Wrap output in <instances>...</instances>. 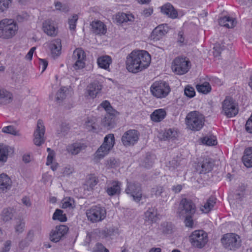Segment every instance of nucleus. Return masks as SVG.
Listing matches in <instances>:
<instances>
[{
    "label": "nucleus",
    "instance_id": "603ef678",
    "mask_svg": "<svg viewBox=\"0 0 252 252\" xmlns=\"http://www.w3.org/2000/svg\"><path fill=\"white\" fill-rule=\"evenodd\" d=\"M184 94L187 97L192 98L195 95V90L193 87L190 85H187L184 89Z\"/></svg>",
    "mask_w": 252,
    "mask_h": 252
},
{
    "label": "nucleus",
    "instance_id": "5fc2aeb1",
    "mask_svg": "<svg viewBox=\"0 0 252 252\" xmlns=\"http://www.w3.org/2000/svg\"><path fill=\"white\" fill-rule=\"evenodd\" d=\"M100 105L103 108H104L107 113L113 112V114H114L117 111L112 108V107L111 106L110 102L107 100H105L103 101L100 104Z\"/></svg>",
    "mask_w": 252,
    "mask_h": 252
},
{
    "label": "nucleus",
    "instance_id": "f257e3e1",
    "mask_svg": "<svg viewBox=\"0 0 252 252\" xmlns=\"http://www.w3.org/2000/svg\"><path fill=\"white\" fill-rule=\"evenodd\" d=\"M151 61V56L147 51H133L126 58V67L129 72L136 73L147 68Z\"/></svg>",
    "mask_w": 252,
    "mask_h": 252
},
{
    "label": "nucleus",
    "instance_id": "49530a36",
    "mask_svg": "<svg viewBox=\"0 0 252 252\" xmlns=\"http://www.w3.org/2000/svg\"><path fill=\"white\" fill-rule=\"evenodd\" d=\"M98 182V178L94 175H91L86 181V185L89 188L88 190H92Z\"/></svg>",
    "mask_w": 252,
    "mask_h": 252
},
{
    "label": "nucleus",
    "instance_id": "338daca9",
    "mask_svg": "<svg viewBox=\"0 0 252 252\" xmlns=\"http://www.w3.org/2000/svg\"><path fill=\"white\" fill-rule=\"evenodd\" d=\"M183 189V186L181 185H177L173 186L172 187V190L175 193H177L181 191Z\"/></svg>",
    "mask_w": 252,
    "mask_h": 252
},
{
    "label": "nucleus",
    "instance_id": "69168bd1",
    "mask_svg": "<svg viewBox=\"0 0 252 252\" xmlns=\"http://www.w3.org/2000/svg\"><path fill=\"white\" fill-rule=\"evenodd\" d=\"M153 9L152 8H148L145 9L142 12V14L146 17H149L153 13Z\"/></svg>",
    "mask_w": 252,
    "mask_h": 252
},
{
    "label": "nucleus",
    "instance_id": "39448f33",
    "mask_svg": "<svg viewBox=\"0 0 252 252\" xmlns=\"http://www.w3.org/2000/svg\"><path fill=\"white\" fill-rule=\"evenodd\" d=\"M186 119L187 125L192 130H199L204 125L203 115L196 111L189 112Z\"/></svg>",
    "mask_w": 252,
    "mask_h": 252
},
{
    "label": "nucleus",
    "instance_id": "a878e982",
    "mask_svg": "<svg viewBox=\"0 0 252 252\" xmlns=\"http://www.w3.org/2000/svg\"><path fill=\"white\" fill-rule=\"evenodd\" d=\"M14 153V149L9 146L0 144V162L6 161L9 154Z\"/></svg>",
    "mask_w": 252,
    "mask_h": 252
},
{
    "label": "nucleus",
    "instance_id": "9d476101",
    "mask_svg": "<svg viewBox=\"0 0 252 252\" xmlns=\"http://www.w3.org/2000/svg\"><path fill=\"white\" fill-rule=\"evenodd\" d=\"M191 66L189 60L186 58H176L172 65V69L173 72L178 75H183L188 72Z\"/></svg>",
    "mask_w": 252,
    "mask_h": 252
},
{
    "label": "nucleus",
    "instance_id": "7c9ffc66",
    "mask_svg": "<svg viewBox=\"0 0 252 252\" xmlns=\"http://www.w3.org/2000/svg\"><path fill=\"white\" fill-rule=\"evenodd\" d=\"M11 181L8 176L5 174L0 175V191H6L11 187Z\"/></svg>",
    "mask_w": 252,
    "mask_h": 252
},
{
    "label": "nucleus",
    "instance_id": "09e8293b",
    "mask_svg": "<svg viewBox=\"0 0 252 252\" xmlns=\"http://www.w3.org/2000/svg\"><path fill=\"white\" fill-rule=\"evenodd\" d=\"M62 204V207L64 209L73 208L75 207L74 200L70 197L63 199Z\"/></svg>",
    "mask_w": 252,
    "mask_h": 252
},
{
    "label": "nucleus",
    "instance_id": "423d86ee",
    "mask_svg": "<svg viewBox=\"0 0 252 252\" xmlns=\"http://www.w3.org/2000/svg\"><path fill=\"white\" fill-rule=\"evenodd\" d=\"M88 220L93 223L103 220L106 216V211L104 207L100 205H94L86 211Z\"/></svg>",
    "mask_w": 252,
    "mask_h": 252
},
{
    "label": "nucleus",
    "instance_id": "2eb2a0df",
    "mask_svg": "<svg viewBox=\"0 0 252 252\" xmlns=\"http://www.w3.org/2000/svg\"><path fill=\"white\" fill-rule=\"evenodd\" d=\"M72 59L75 62L73 65L75 69H79L85 67L86 54L82 48H76L74 51L72 55Z\"/></svg>",
    "mask_w": 252,
    "mask_h": 252
},
{
    "label": "nucleus",
    "instance_id": "f3484780",
    "mask_svg": "<svg viewBox=\"0 0 252 252\" xmlns=\"http://www.w3.org/2000/svg\"><path fill=\"white\" fill-rule=\"evenodd\" d=\"M158 216L157 208L156 207H151L144 213L143 219L146 224L151 225L158 220Z\"/></svg>",
    "mask_w": 252,
    "mask_h": 252
},
{
    "label": "nucleus",
    "instance_id": "6e6552de",
    "mask_svg": "<svg viewBox=\"0 0 252 252\" xmlns=\"http://www.w3.org/2000/svg\"><path fill=\"white\" fill-rule=\"evenodd\" d=\"M221 113L227 118L234 117L238 114V105L231 97L226 96L223 101Z\"/></svg>",
    "mask_w": 252,
    "mask_h": 252
},
{
    "label": "nucleus",
    "instance_id": "e433bc0d",
    "mask_svg": "<svg viewBox=\"0 0 252 252\" xmlns=\"http://www.w3.org/2000/svg\"><path fill=\"white\" fill-rule=\"evenodd\" d=\"M159 230L163 234H172L173 232V224L171 222H163L161 223Z\"/></svg>",
    "mask_w": 252,
    "mask_h": 252
},
{
    "label": "nucleus",
    "instance_id": "e2e57ef3",
    "mask_svg": "<svg viewBox=\"0 0 252 252\" xmlns=\"http://www.w3.org/2000/svg\"><path fill=\"white\" fill-rule=\"evenodd\" d=\"M245 127L247 131L249 133H252V113L250 118L247 121Z\"/></svg>",
    "mask_w": 252,
    "mask_h": 252
},
{
    "label": "nucleus",
    "instance_id": "3c124183",
    "mask_svg": "<svg viewBox=\"0 0 252 252\" xmlns=\"http://www.w3.org/2000/svg\"><path fill=\"white\" fill-rule=\"evenodd\" d=\"M246 187L244 184L239 185L236 190V197L237 199H241L244 196Z\"/></svg>",
    "mask_w": 252,
    "mask_h": 252
},
{
    "label": "nucleus",
    "instance_id": "f8f14e48",
    "mask_svg": "<svg viewBox=\"0 0 252 252\" xmlns=\"http://www.w3.org/2000/svg\"><path fill=\"white\" fill-rule=\"evenodd\" d=\"M125 192L129 194L132 197L133 200L136 202H139L142 199V187L139 183L127 182Z\"/></svg>",
    "mask_w": 252,
    "mask_h": 252
},
{
    "label": "nucleus",
    "instance_id": "bf43d9fd",
    "mask_svg": "<svg viewBox=\"0 0 252 252\" xmlns=\"http://www.w3.org/2000/svg\"><path fill=\"white\" fill-rule=\"evenodd\" d=\"M192 216H182L183 218H185V223L186 226L189 227H192L193 225V221L192 220Z\"/></svg>",
    "mask_w": 252,
    "mask_h": 252
},
{
    "label": "nucleus",
    "instance_id": "774afa93",
    "mask_svg": "<svg viewBox=\"0 0 252 252\" xmlns=\"http://www.w3.org/2000/svg\"><path fill=\"white\" fill-rule=\"evenodd\" d=\"M34 236V232L32 230H30L27 234L26 240L28 242L32 241Z\"/></svg>",
    "mask_w": 252,
    "mask_h": 252
},
{
    "label": "nucleus",
    "instance_id": "c85d7f7f",
    "mask_svg": "<svg viewBox=\"0 0 252 252\" xmlns=\"http://www.w3.org/2000/svg\"><path fill=\"white\" fill-rule=\"evenodd\" d=\"M49 48L53 56L55 57L59 56L62 49L61 40L56 39L52 41L49 44Z\"/></svg>",
    "mask_w": 252,
    "mask_h": 252
},
{
    "label": "nucleus",
    "instance_id": "20e7f679",
    "mask_svg": "<svg viewBox=\"0 0 252 252\" xmlns=\"http://www.w3.org/2000/svg\"><path fill=\"white\" fill-rule=\"evenodd\" d=\"M115 144V137L113 134L107 135L104 139L102 144L94 154V158L99 160L105 157L112 149Z\"/></svg>",
    "mask_w": 252,
    "mask_h": 252
},
{
    "label": "nucleus",
    "instance_id": "864d4df0",
    "mask_svg": "<svg viewBox=\"0 0 252 252\" xmlns=\"http://www.w3.org/2000/svg\"><path fill=\"white\" fill-rule=\"evenodd\" d=\"M12 0H0V12L7 10L12 3Z\"/></svg>",
    "mask_w": 252,
    "mask_h": 252
},
{
    "label": "nucleus",
    "instance_id": "de8ad7c7",
    "mask_svg": "<svg viewBox=\"0 0 252 252\" xmlns=\"http://www.w3.org/2000/svg\"><path fill=\"white\" fill-rule=\"evenodd\" d=\"M66 89L62 87L56 93L55 100L58 103L61 102L66 96Z\"/></svg>",
    "mask_w": 252,
    "mask_h": 252
},
{
    "label": "nucleus",
    "instance_id": "a211bd4d",
    "mask_svg": "<svg viewBox=\"0 0 252 252\" xmlns=\"http://www.w3.org/2000/svg\"><path fill=\"white\" fill-rule=\"evenodd\" d=\"M102 88V84L98 81L94 80L87 86V94L91 98H94L100 93Z\"/></svg>",
    "mask_w": 252,
    "mask_h": 252
},
{
    "label": "nucleus",
    "instance_id": "6e6d98bb",
    "mask_svg": "<svg viewBox=\"0 0 252 252\" xmlns=\"http://www.w3.org/2000/svg\"><path fill=\"white\" fill-rule=\"evenodd\" d=\"M78 19V15L77 14H74L72 16L71 18L68 19V24L69 25V29L70 30H75Z\"/></svg>",
    "mask_w": 252,
    "mask_h": 252
},
{
    "label": "nucleus",
    "instance_id": "a19ab883",
    "mask_svg": "<svg viewBox=\"0 0 252 252\" xmlns=\"http://www.w3.org/2000/svg\"><path fill=\"white\" fill-rule=\"evenodd\" d=\"M197 91L204 94L209 93L211 90V87L208 82H205L202 84L197 85L196 86Z\"/></svg>",
    "mask_w": 252,
    "mask_h": 252
},
{
    "label": "nucleus",
    "instance_id": "a18cd8bd",
    "mask_svg": "<svg viewBox=\"0 0 252 252\" xmlns=\"http://www.w3.org/2000/svg\"><path fill=\"white\" fill-rule=\"evenodd\" d=\"M201 142L208 146H213L217 144V138L214 136H205L201 138Z\"/></svg>",
    "mask_w": 252,
    "mask_h": 252
},
{
    "label": "nucleus",
    "instance_id": "c9c22d12",
    "mask_svg": "<svg viewBox=\"0 0 252 252\" xmlns=\"http://www.w3.org/2000/svg\"><path fill=\"white\" fill-rule=\"evenodd\" d=\"M201 170L200 173H206L210 171L213 167V163L211 158H205L200 163Z\"/></svg>",
    "mask_w": 252,
    "mask_h": 252
},
{
    "label": "nucleus",
    "instance_id": "0e129e2a",
    "mask_svg": "<svg viewBox=\"0 0 252 252\" xmlns=\"http://www.w3.org/2000/svg\"><path fill=\"white\" fill-rule=\"evenodd\" d=\"M55 157L54 152H50L48 153V155L47 158L46 164L49 165L53 162V159Z\"/></svg>",
    "mask_w": 252,
    "mask_h": 252
},
{
    "label": "nucleus",
    "instance_id": "680f3d73",
    "mask_svg": "<svg viewBox=\"0 0 252 252\" xmlns=\"http://www.w3.org/2000/svg\"><path fill=\"white\" fill-rule=\"evenodd\" d=\"M180 165V163L176 159H173L168 163V166L171 170H173Z\"/></svg>",
    "mask_w": 252,
    "mask_h": 252
},
{
    "label": "nucleus",
    "instance_id": "4c0bfd02",
    "mask_svg": "<svg viewBox=\"0 0 252 252\" xmlns=\"http://www.w3.org/2000/svg\"><path fill=\"white\" fill-rule=\"evenodd\" d=\"M116 19L117 22L123 23L128 21H132L134 17L131 14H127L124 13H118L116 15Z\"/></svg>",
    "mask_w": 252,
    "mask_h": 252
},
{
    "label": "nucleus",
    "instance_id": "9b49d317",
    "mask_svg": "<svg viewBox=\"0 0 252 252\" xmlns=\"http://www.w3.org/2000/svg\"><path fill=\"white\" fill-rule=\"evenodd\" d=\"M195 211L196 206L192 200L186 198L181 200L178 209L180 216H193Z\"/></svg>",
    "mask_w": 252,
    "mask_h": 252
},
{
    "label": "nucleus",
    "instance_id": "5701e85b",
    "mask_svg": "<svg viewBox=\"0 0 252 252\" xmlns=\"http://www.w3.org/2000/svg\"><path fill=\"white\" fill-rule=\"evenodd\" d=\"M121 183L117 181H113L108 184L106 191L110 196L119 194L121 192Z\"/></svg>",
    "mask_w": 252,
    "mask_h": 252
},
{
    "label": "nucleus",
    "instance_id": "b1692460",
    "mask_svg": "<svg viewBox=\"0 0 252 252\" xmlns=\"http://www.w3.org/2000/svg\"><path fill=\"white\" fill-rule=\"evenodd\" d=\"M113 113V112L107 113L101 121L102 126L107 129L112 128L115 126V118L119 113L116 111L114 114Z\"/></svg>",
    "mask_w": 252,
    "mask_h": 252
},
{
    "label": "nucleus",
    "instance_id": "412c9836",
    "mask_svg": "<svg viewBox=\"0 0 252 252\" xmlns=\"http://www.w3.org/2000/svg\"><path fill=\"white\" fill-rule=\"evenodd\" d=\"M86 145L80 142H76L66 146V151L71 155H77L82 151L85 150Z\"/></svg>",
    "mask_w": 252,
    "mask_h": 252
},
{
    "label": "nucleus",
    "instance_id": "58836bf2",
    "mask_svg": "<svg viewBox=\"0 0 252 252\" xmlns=\"http://www.w3.org/2000/svg\"><path fill=\"white\" fill-rule=\"evenodd\" d=\"M85 125V128L88 131H94L97 129V124L95 118H88Z\"/></svg>",
    "mask_w": 252,
    "mask_h": 252
},
{
    "label": "nucleus",
    "instance_id": "0eeeda50",
    "mask_svg": "<svg viewBox=\"0 0 252 252\" xmlns=\"http://www.w3.org/2000/svg\"><path fill=\"white\" fill-rule=\"evenodd\" d=\"M222 245L228 250L235 251L241 245L240 236L235 233H227L223 235L221 239Z\"/></svg>",
    "mask_w": 252,
    "mask_h": 252
},
{
    "label": "nucleus",
    "instance_id": "c756f323",
    "mask_svg": "<svg viewBox=\"0 0 252 252\" xmlns=\"http://www.w3.org/2000/svg\"><path fill=\"white\" fill-rule=\"evenodd\" d=\"M242 161L247 167H252V147L247 148L245 150Z\"/></svg>",
    "mask_w": 252,
    "mask_h": 252
},
{
    "label": "nucleus",
    "instance_id": "f03ea898",
    "mask_svg": "<svg viewBox=\"0 0 252 252\" xmlns=\"http://www.w3.org/2000/svg\"><path fill=\"white\" fill-rule=\"evenodd\" d=\"M18 30L17 23L11 19H4L0 21V38L8 39L12 38Z\"/></svg>",
    "mask_w": 252,
    "mask_h": 252
},
{
    "label": "nucleus",
    "instance_id": "bb28decb",
    "mask_svg": "<svg viewBox=\"0 0 252 252\" xmlns=\"http://www.w3.org/2000/svg\"><path fill=\"white\" fill-rule=\"evenodd\" d=\"M161 11L162 13L172 19H175L178 16L177 11L175 10L173 5L169 3L165 4L161 6Z\"/></svg>",
    "mask_w": 252,
    "mask_h": 252
},
{
    "label": "nucleus",
    "instance_id": "473e14b6",
    "mask_svg": "<svg viewBox=\"0 0 252 252\" xmlns=\"http://www.w3.org/2000/svg\"><path fill=\"white\" fill-rule=\"evenodd\" d=\"M219 22L220 26L227 28H232L236 25L235 19L227 16L220 18Z\"/></svg>",
    "mask_w": 252,
    "mask_h": 252
},
{
    "label": "nucleus",
    "instance_id": "c03bdc74",
    "mask_svg": "<svg viewBox=\"0 0 252 252\" xmlns=\"http://www.w3.org/2000/svg\"><path fill=\"white\" fill-rule=\"evenodd\" d=\"M2 131L4 133L10 134L15 136H21L19 131L13 126H4L2 129Z\"/></svg>",
    "mask_w": 252,
    "mask_h": 252
},
{
    "label": "nucleus",
    "instance_id": "4d7b16f0",
    "mask_svg": "<svg viewBox=\"0 0 252 252\" xmlns=\"http://www.w3.org/2000/svg\"><path fill=\"white\" fill-rule=\"evenodd\" d=\"M114 232L112 228H105L100 232V236L103 238H107L113 235Z\"/></svg>",
    "mask_w": 252,
    "mask_h": 252
},
{
    "label": "nucleus",
    "instance_id": "ddd939ff",
    "mask_svg": "<svg viewBox=\"0 0 252 252\" xmlns=\"http://www.w3.org/2000/svg\"><path fill=\"white\" fill-rule=\"evenodd\" d=\"M140 133L135 129H129L126 131L121 137V141L126 147L133 146L138 141Z\"/></svg>",
    "mask_w": 252,
    "mask_h": 252
},
{
    "label": "nucleus",
    "instance_id": "79ce46f5",
    "mask_svg": "<svg viewBox=\"0 0 252 252\" xmlns=\"http://www.w3.org/2000/svg\"><path fill=\"white\" fill-rule=\"evenodd\" d=\"M163 136L164 139H174L178 136V132L174 128H169L165 130Z\"/></svg>",
    "mask_w": 252,
    "mask_h": 252
},
{
    "label": "nucleus",
    "instance_id": "052dcab7",
    "mask_svg": "<svg viewBox=\"0 0 252 252\" xmlns=\"http://www.w3.org/2000/svg\"><path fill=\"white\" fill-rule=\"evenodd\" d=\"M94 252H109V250L105 248L101 243H97L94 249Z\"/></svg>",
    "mask_w": 252,
    "mask_h": 252
},
{
    "label": "nucleus",
    "instance_id": "aec40b11",
    "mask_svg": "<svg viewBox=\"0 0 252 252\" xmlns=\"http://www.w3.org/2000/svg\"><path fill=\"white\" fill-rule=\"evenodd\" d=\"M168 32L167 24H162L157 26L152 32L151 37L153 40L158 41L162 38Z\"/></svg>",
    "mask_w": 252,
    "mask_h": 252
},
{
    "label": "nucleus",
    "instance_id": "7ed1b4c3",
    "mask_svg": "<svg viewBox=\"0 0 252 252\" xmlns=\"http://www.w3.org/2000/svg\"><path fill=\"white\" fill-rule=\"evenodd\" d=\"M170 91L171 88L169 84L164 81H155L150 87L152 94L157 98H165Z\"/></svg>",
    "mask_w": 252,
    "mask_h": 252
},
{
    "label": "nucleus",
    "instance_id": "f704fd0d",
    "mask_svg": "<svg viewBox=\"0 0 252 252\" xmlns=\"http://www.w3.org/2000/svg\"><path fill=\"white\" fill-rule=\"evenodd\" d=\"M216 199L215 197H210L204 205L200 208L201 211L204 213L210 212L214 207L216 203Z\"/></svg>",
    "mask_w": 252,
    "mask_h": 252
},
{
    "label": "nucleus",
    "instance_id": "72a5a7b5",
    "mask_svg": "<svg viewBox=\"0 0 252 252\" xmlns=\"http://www.w3.org/2000/svg\"><path fill=\"white\" fill-rule=\"evenodd\" d=\"M166 115V112L163 109H158L155 110L151 115V120L155 122H159L164 119Z\"/></svg>",
    "mask_w": 252,
    "mask_h": 252
},
{
    "label": "nucleus",
    "instance_id": "ea45409f",
    "mask_svg": "<svg viewBox=\"0 0 252 252\" xmlns=\"http://www.w3.org/2000/svg\"><path fill=\"white\" fill-rule=\"evenodd\" d=\"M14 215V210L11 208L4 209L1 213V218L4 221L12 219Z\"/></svg>",
    "mask_w": 252,
    "mask_h": 252
},
{
    "label": "nucleus",
    "instance_id": "37998d69",
    "mask_svg": "<svg viewBox=\"0 0 252 252\" xmlns=\"http://www.w3.org/2000/svg\"><path fill=\"white\" fill-rule=\"evenodd\" d=\"M63 213V211L59 209H56L53 215V219L54 220H58L61 222L65 221L67 220L65 214Z\"/></svg>",
    "mask_w": 252,
    "mask_h": 252
},
{
    "label": "nucleus",
    "instance_id": "cd10ccee",
    "mask_svg": "<svg viewBox=\"0 0 252 252\" xmlns=\"http://www.w3.org/2000/svg\"><path fill=\"white\" fill-rule=\"evenodd\" d=\"M12 94L5 89L0 87V104H7L12 102Z\"/></svg>",
    "mask_w": 252,
    "mask_h": 252
},
{
    "label": "nucleus",
    "instance_id": "1a4fd4ad",
    "mask_svg": "<svg viewBox=\"0 0 252 252\" xmlns=\"http://www.w3.org/2000/svg\"><path fill=\"white\" fill-rule=\"evenodd\" d=\"M189 240L192 246L202 248L208 242L207 234L202 230H195L189 236Z\"/></svg>",
    "mask_w": 252,
    "mask_h": 252
},
{
    "label": "nucleus",
    "instance_id": "13d9d810",
    "mask_svg": "<svg viewBox=\"0 0 252 252\" xmlns=\"http://www.w3.org/2000/svg\"><path fill=\"white\" fill-rule=\"evenodd\" d=\"M107 165L110 168H115L119 166V162L114 158H111L107 160Z\"/></svg>",
    "mask_w": 252,
    "mask_h": 252
},
{
    "label": "nucleus",
    "instance_id": "4be33fe9",
    "mask_svg": "<svg viewBox=\"0 0 252 252\" xmlns=\"http://www.w3.org/2000/svg\"><path fill=\"white\" fill-rule=\"evenodd\" d=\"M42 29L45 33L51 36H56L58 29L55 27L54 22L51 20H47L43 23Z\"/></svg>",
    "mask_w": 252,
    "mask_h": 252
},
{
    "label": "nucleus",
    "instance_id": "4468645a",
    "mask_svg": "<svg viewBox=\"0 0 252 252\" xmlns=\"http://www.w3.org/2000/svg\"><path fill=\"white\" fill-rule=\"evenodd\" d=\"M68 231V228L64 225L56 226L49 234V239L53 242L57 243L63 240Z\"/></svg>",
    "mask_w": 252,
    "mask_h": 252
},
{
    "label": "nucleus",
    "instance_id": "393cba45",
    "mask_svg": "<svg viewBox=\"0 0 252 252\" xmlns=\"http://www.w3.org/2000/svg\"><path fill=\"white\" fill-rule=\"evenodd\" d=\"M91 26L92 31L96 34H104L106 32V26L100 21L92 22Z\"/></svg>",
    "mask_w": 252,
    "mask_h": 252
},
{
    "label": "nucleus",
    "instance_id": "6ab92c4d",
    "mask_svg": "<svg viewBox=\"0 0 252 252\" xmlns=\"http://www.w3.org/2000/svg\"><path fill=\"white\" fill-rule=\"evenodd\" d=\"M152 196H155L157 198L160 197V199L163 202H166L169 196L165 190L164 187L160 185L154 186L151 190Z\"/></svg>",
    "mask_w": 252,
    "mask_h": 252
},
{
    "label": "nucleus",
    "instance_id": "8fccbe9b",
    "mask_svg": "<svg viewBox=\"0 0 252 252\" xmlns=\"http://www.w3.org/2000/svg\"><path fill=\"white\" fill-rule=\"evenodd\" d=\"M25 228V222L21 219H18L16 221V224L14 226L15 232L18 234L23 232Z\"/></svg>",
    "mask_w": 252,
    "mask_h": 252
},
{
    "label": "nucleus",
    "instance_id": "dca6fc26",
    "mask_svg": "<svg viewBox=\"0 0 252 252\" xmlns=\"http://www.w3.org/2000/svg\"><path fill=\"white\" fill-rule=\"evenodd\" d=\"M45 129L43 121L39 120L37 121L36 128L34 132L33 142L36 146H39L44 143V137Z\"/></svg>",
    "mask_w": 252,
    "mask_h": 252
},
{
    "label": "nucleus",
    "instance_id": "2f4dec72",
    "mask_svg": "<svg viewBox=\"0 0 252 252\" xmlns=\"http://www.w3.org/2000/svg\"><path fill=\"white\" fill-rule=\"evenodd\" d=\"M97 63L99 67L107 70L112 63V59L109 56H102L98 58Z\"/></svg>",
    "mask_w": 252,
    "mask_h": 252
}]
</instances>
